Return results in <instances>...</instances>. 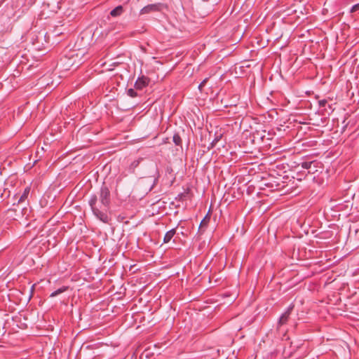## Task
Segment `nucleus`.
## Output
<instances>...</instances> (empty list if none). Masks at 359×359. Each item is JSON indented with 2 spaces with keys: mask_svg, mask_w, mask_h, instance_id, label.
Listing matches in <instances>:
<instances>
[{
  "mask_svg": "<svg viewBox=\"0 0 359 359\" xmlns=\"http://www.w3.org/2000/svg\"><path fill=\"white\" fill-rule=\"evenodd\" d=\"M327 102L326 100H320L318 101V104L320 107H325Z\"/></svg>",
  "mask_w": 359,
  "mask_h": 359,
  "instance_id": "nucleus-19",
  "label": "nucleus"
},
{
  "mask_svg": "<svg viewBox=\"0 0 359 359\" xmlns=\"http://www.w3.org/2000/svg\"><path fill=\"white\" fill-rule=\"evenodd\" d=\"M176 232H177V227L172 229L171 230L167 231L163 238V243H169L171 241V239L174 237V236L176 234Z\"/></svg>",
  "mask_w": 359,
  "mask_h": 359,
  "instance_id": "nucleus-6",
  "label": "nucleus"
},
{
  "mask_svg": "<svg viewBox=\"0 0 359 359\" xmlns=\"http://www.w3.org/2000/svg\"><path fill=\"white\" fill-rule=\"evenodd\" d=\"M208 80V78H206V79H204V80H203V81L199 84V86H198V88H199V90H200L201 91H202V90H203V87L205 86V84H206V83H207Z\"/></svg>",
  "mask_w": 359,
  "mask_h": 359,
  "instance_id": "nucleus-15",
  "label": "nucleus"
},
{
  "mask_svg": "<svg viewBox=\"0 0 359 359\" xmlns=\"http://www.w3.org/2000/svg\"><path fill=\"white\" fill-rule=\"evenodd\" d=\"M210 220V217L208 214H207L205 217L202 219L201 222L200 226H199V231H204V229L208 226V223Z\"/></svg>",
  "mask_w": 359,
  "mask_h": 359,
  "instance_id": "nucleus-7",
  "label": "nucleus"
},
{
  "mask_svg": "<svg viewBox=\"0 0 359 359\" xmlns=\"http://www.w3.org/2000/svg\"><path fill=\"white\" fill-rule=\"evenodd\" d=\"M172 141L175 145L182 147V140L178 133L174 134L173 137H172Z\"/></svg>",
  "mask_w": 359,
  "mask_h": 359,
  "instance_id": "nucleus-10",
  "label": "nucleus"
},
{
  "mask_svg": "<svg viewBox=\"0 0 359 359\" xmlns=\"http://www.w3.org/2000/svg\"><path fill=\"white\" fill-rule=\"evenodd\" d=\"M312 163H313V162H311H311L305 161V162H302L301 163V166L302 168L308 170L311 168Z\"/></svg>",
  "mask_w": 359,
  "mask_h": 359,
  "instance_id": "nucleus-13",
  "label": "nucleus"
},
{
  "mask_svg": "<svg viewBox=\"0 0 359 359\" xmlns=\"http://www.w3.org/2000/svg\"><path fill=\"white\" fill-rule=\"evenodd\" d=\"M359 10V3L358 4H356L355 5H353L351 9V13H354V12H356L357 11Z\"/></svg>",
  "mask_w": 359,
  "mask_h": 359,
  "instance_id": "nucleus-17",
  "label": "nucleus"
},
{
  "mask_svg": "<svg viewBox=\"0 0 359 359\" xmlns=\"http://www.w3.org/2000/svg\"><path fill=\"white\" fill-rule=\"evenodd\" d=\"M294 306L291 305L290 306L287 311L282 314V316L280 317L278 320V326H282L283 325H285L290 318V316L292 310L293 309Z\"/></svg>",
  "mask_w": 359,
  "mask_h": 359,
  "instance_id": "nucleus-4",
  "label": "nucleus"
},
{
  "mask_svg": "<svg viewBox=\"0 0 359 359\" xmlns=\"http://www.w3.org/2000/svg\"><path fill=\"white\" fill-rule=\"evenodd\" d=\"M165 173H166V174H168V175H172L173 170H172V167H171V166L168 165V166L165 168Z\"/></svg>",
  "mask_w": 359,
  "mask_h": 359,
  "instance_id": "nucleus-16",
  "label": "nucleus"
},
{
  "mask_svg": "<svg viewBox=\"0 0 359 359\" xmlns=\"http://www.w3.org/2000/svg\"><path fill=\"white\" fill-rule=\"evenodd\" d=\"M68 289H69L68 286H62V287H60V288L57 289V290L54 291L53 292H52L50 294V297H55L59 295L60 294L66 292L67 290H68Z\"/></svg>",
  "mask_w": 359,
  "mask_h": 359,
  "instance_id": "nucleus-9",
  "label": "nucleus"
},
{
  "mask_svg": "<svg viewBox=\"0 0 359 359\" xmlns=\"http://www.w3.org/2000/svg\"><path fill=\"white\" fill-rule=\"evenodd\" d=\"M143 160H144L143 158L139 157L138 158L132 161L128 168L129 172L134 173L135 171V169L139 166V165Z\"/></svg>",
  "mask_w": 359,
  "mask_h": 359,
  "instance_id": "nucleus-5",
  "label": "nucleus"
},
{
  "mask_svg": "<svg viewBox=\"0 0 359 359\" xmlns=\"http://www.w3.org/2000/svg\"><path fill=\"white\" fill-rule=\"evenodd\" d=\"M123 13V7L122 6H118L115 8L111 11L110 15L112 17H117L121 15Z\"/></svg>",
  "mask_w": 359,
  "mask_h": 359,
  "instance_id": "nucleus-8",
  "label": "nucleus"
},
{
  "mask_svg": "<svg viewBox=\"0 0 359 359\" xmlns=\"http://www.w3.org/2000/svg\"><path fill=\"white\" fill-rule=\"evenodd\" d=\"M347 127V124H346L343 128H342V133L345 131L346 128Z\"/></svg>",
  "mask_w": 359,
  "mask_h": 359,
  "instance_id": "nucleus-20",
  "label": "nucleus"
},
{
  "mask_svg": "<svg viewBox=\"0 0 359 359\" xmlns=\"http://www.w3.org/2000/svg\"><path fill=\"white\" fill-rule=\"evenodd\" d=\"M164 7L163 4L162 3H156L152 4H149L144 7H143L140 12V15L149 14L151 13L160 12L163 10Z\"/></svg>",
  "mask_w": 359,
  "mask_h": 359,
  "instance_id": "nucleus-2",
  "label": "nucleus"
},
{
  "mask_svg": "<svg viewBox=\"0 0 359 359\" xmlns=\"http://www.w3.org/2000/svg\"><path fill=\"white\" fill-rule=\"evenodd\" d=\"M149 82H150L149 78H148L145 76H140V77H138V79H137V81L135 83V88L137 90H141L143 88H144L145 87H147L149 85Z\"/></svg>",
  "mask_w": 359,
  "mask_h": 359,
  "instance_id": "nucleus-3",
  "label": "nucleus"
},
{
  "mask_svg": "<svg viewBox=\"0 0 359 359\" xmlns=\"http://www.w3.org/2000/svg\"><path fill=\"white\" fill-rule=\"evenodd\" d=\"M111 195L109 187L104 182L97 194L90 196L88 204L93 215L100 221L108 224L111 220L107 212L110 208Z\"/></svg>",
  "mask_w": 359,
  "mask_h": 359,
  "instance_id": "nucleus-1",
  "label": "nucleus"
},
{
  "mask_svg": "<svg viewBox=\"0 0 359 359\" xmlns=\"http://www.w3.org/2000/svg\"><path fill=\"white\" fill-rule=\"evenodd\" d=\"M220 137L221 136H217L212 140V142H211V147H214L216 145L217 142L219 140Z\"/></svg>",
  "mask_w": 359,
  "mask_h": 359,
  "instance_id": "nucleus-18",
  "label": "nucleus"
},
{
  "mask_svg": "<svg viewBox=\"0 0 359 359\" xmlns=\"http://www.w3.org/2000/svg\"><path fill=\"white\" fill-rule=\"evenodd\" d=\"M29 191H30L29 187H26L25 189L23 194L21 195L20 198L18 200V203L23 202L27 198V196L29 194Z\"/></svg>",
  "mask_w": 359,
  "mask_h": 359,
  "instance_id": "nucleus-11",
  "label": "nucleus"
},
{
  "mask_svg": "<svg viewBox=\"0 0 359 359\" xmlns=\"http://www.w3.org/2000/svg\"><path fill=\"white\" fill-rule=\"evenodd\" d=\"M127 94L130 97H136L137 96V92L133 88L128 89Z\"/></svg>",
  "mask_w": 359,
  "mask_h": 359,
  "instance_id": "nucleus-12",
  "label": "nucleus"
},
{
  "mask_svg": "<svg viewBox=\"0 0 359 359\" xmlns=\"http://www.w3.org/2000/svg\"><path fill=\"white\" fill-rule=\"evenodd\" d=\"M159 176H160L159 172H158V171H157V176L155 177V179L154 180L152 185L149 189V191H151L152 189L154 188V187L157 184Z\"/></svg>",
  "mask_w": 359,
  "mask_h": 359,
  "instance_id": "nucleus-14",
  "label": "nucleus"
}]
</instances>
